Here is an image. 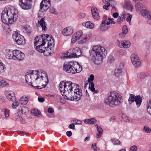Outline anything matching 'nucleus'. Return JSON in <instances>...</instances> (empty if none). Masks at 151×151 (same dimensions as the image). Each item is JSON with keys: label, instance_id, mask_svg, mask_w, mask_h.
Listing matches in <instances>:
<instances>
[{"label": "nucleus", "instance_id": "obj_49", "mask_svg": "<svg viewBox=\"0 0 151 151\" xmlns=\"http://www.w3.org/2000/svg\"><path fill=\"white\" fill-rule=\"evenodd\" d=\"M137 150V146L134 145L131 147L130 149V151H136Z\"/></svg>", "mask_w": 151, "mask_h": 151}, {"label": "nucleus", "instance_id": "obj_8", "mask_svg": "<svg viewBox=\"0 0 151 151\" xmlns=\"http://www.w3.org/2000/svg\"><path fill=\"white\" fill-rule=\"evenodd\" d=\"M67 55V56H65L66 58L78 57L81 55V51L79 47H74L72 49H70L69 50Z\"/></svg>", "mask_w": 151, "mask_h": 151}, {"label": "nucleus", "instance_id": "obj_5", "mask_svg": "<svg viewBox=\"0 0 151 151\" xmlns=\"http://www.w3.org/2000/svg\"><path fill=\"white\" fill-rule=\"evenodd\" d=\"M122 101L121 96L115 91L110 93L104 100L105 104L113 107L120 105Z\"/></svg>", "mask_w": 151, "mask_h": 151}, {"label": "nucleus", "instance_id": "obj_53", "mask_svg": "<svg viewBox=\"0 0 151 151\" xmlns=\"http://www.w3.org/2000/svg\"><path fill=\"white\" fill-rule=\"evenodd\" d=\"M18 102L16 101L12 104V106L13 108L14 109L16 108L18 106Z\"/></svg>", "mask_w": 151, "mask_h": 151}, {"label": "nucleus", "instance_id": "obj_64", "mask_svg": "<svg viewBox=\"0 0 151 151\" xmlns=\"http://www.w3.org/2000/svg\"><path fill=\"white\" fill-rule=\"evenodd\" d=\"M48 112L50 113H52L53 112V109L52 108H49L48 109Z\"/></svg>", "mask_w": 151, "mask_h": 151}, {"label": "nucleus", "instance_id": "obj_24", "mask_svg": "<svg viewBox=\"0 0 151 151\" xmlns=\"http://www.w3.org/2000/svg\"><path fill=\"white\" fill-rule=\"evenodd\" d=\"M110 24V22H106L104 21H102L100 25V29L101 30L104 31L110 27L109 26Z\"/></svg>", "mask_w": 151, "mask_h": 151}, {"label": "nucleus", "instance_id": "obj_45", "mask_svg": "<svg viewBox=\"0 0 151 151\" xmlns=\"http://www.w3.org/2000/svg\"><path fill=\"white\" fill-rule=\"evenodd\" d=\"M144 131L147 133H150L151 131V129L148 127L145 126L143 128Z\"/></svg>", "mask_w": 151, "mask_h": 151}, {"label": "nucleus", "instance_id": "obj_27", "mask_svg": "<svg viewBox=\"0 0 151 151\" xmlns=\"http://www.w3.org/2000/svg\"><path fill=\"white\" fill-rule=\"evenodd\" d=\"M75 66L74 68V70L75 71V74L76 73H80L82 71V67L78 63L75 62Z\"/></svg>", "mask_w": 151, "mask_h": 151}, {"label": "nucleus", "instance_id": "obj_11", "mask_svg": "<svg viewBox=\"0 0 151 151\" xmlns=\"http://www.w3.org/2000/svg\"><path fill=\"white\" fill-rule=\"evenodd\" d=\"M142 100L140 96H135L133 94H130L128 99V102L129 104H131L135 101L137 107H138L141 104Z\"/></svg>", "mask_w": 151, "mask_h": 151}, {"label": "nucleus", "instance_id": "obj_18", "mask_svg": "<svg viewBox=\"0 0 151 151\" xmlns=\"http://www.w3.org/2000/svg\"><path fill=\"white\" fill-rule=\"evenodd\" d=\"M5 94L7 98L9 101H16V97L14 93L12 92L6 91Z\"/></svg>", "mask_w": 151, "mask_h": 151}, {"label": "nucleus", "instance_id": "obj_21", "mask_svg": "<svg viewBox=\"0 0 151 151\" xmlns=\"http://www.w3.org/2000/svg\"><path fill=\"white\" fill-rule=\"evenodd\" d=\"M15 52V50L12 51L9 49H6L5 51L6 56L9 59L14 60Z\"/></svg>", "mask_w": 151, "mask_h": 151}, {"label": "nucleus", "instance_id": "obj_59", "mask_svg": "<svg viewBox=\"0 0 151 151\" xmlns=\"http://www.w3.org/2000/svg\"><path fill=\"white\" fill-rule=\"evenodd\" d=\"M38 101L39 102H42V103L44 102L45 100V99L43 98L38 97Z\"/></svg>", "mask_w": 151, "mask_h": 151}, {"label": "nucleus", "instance_id": "obj_22", "mask_svg": "<svg viewBox=\"0 0 151 151\" xmlns=\"http://www.w3.org/2000/svg\"><path fill=\"white\" fill-rule=\"evenodd\" d=\"M118 44L120 47H123L125 48H129L130 46V43L128 41L122 40L119 42Z\"/></svg>", "mask_w": 151, "mask_h": 151}, {"label": "nucleus", "instance_id": "obj_17", "mask_svg": "<svg viewBox=\"0 0 151 151\" xmlns=\"http://www.w3.org/2000/svg\"><path fill=\"white\" fill-rule=\"evenodd\" d=\"M14 60L21 61L23 60L25 57L24 54L21 51L15 50Z\"/></svg>", "mask_w": 151, "mask_h": 151}, {"label": "nucleus", "instance_id": "obj_32", "mask_svg": "<svg viewBox=\"0 0 151 151\" xmlns=\"http://www.w3.org/2000/svg\"><path fill=\"white\" fill-rule=\"evenodd\" d=\"M50 6V4H48L44 5V4H40V10L43 12L44 11H46L49 8Z\"/></svg>", "mask_w": 151, "mask_h": 151}, {"label": "nucleus", "instance_id": "obj_23", "mask_svg": "<svg viewBox=\"0 0 151 151\" xmlns=\"http://www.w3.org/2000/svg\"><path fill=\"white\" fill-rule=\"evenodd\" d=\"M91 12L92 16L95 19L98 20L99 19L100 17L98 10L95 7L93 6L92 7Z\"/></svg>", "mask_w": 151, "mask_h": 151}, {"label": "nucleus", "instance_id": "obj_15", "mask_svg": "<svg viewBox=\"0 0 151 151\" xmlns=\"http://www.w3.org/2000/svg\"><path fill=\"white\" fill-rule=\"evenodd\" d=\"M94 79V76L92 75L90 76V77L88 80V82L89 83V89L93 92L94 93H97L99 92L98 90H95L94 88L95 85L92 82Z\"/></svg>", "mask_w": 151, "mask_h": 151}, {"label": "nucleus", "instance_id": "obj_1", "mask_svg": "<svg viewBox=\"0 0 151 151\" xmlns=\"http://www.w3.org/2000/svg\"><path fill=\"white\" fill-rule=\"evenodd\" d=\"M59 88L62 95L65 96L64 98L68 100L77 101L82 95L79 85L70 81L61 82Z\"/></svg>", "mask_w": 151, "mask_h": 151}, {"label": "nucleus", "instance_id": "obj_44", "mask_svg": "<svg viewBox=\"0 0 151 151\" xmlns=\"http://www.w3.org/2000/svg\"><path fill=\"white\" fill-rule=\"evenodd\" d=\"M106 3V5H104L103 6V8L105 9L106 10H108L109 9L108 7L109 6H110L111 3V1H109V2H107Z\"/></svg>", "mask_w": 151, "mask_h": 151}, {"label": "nucleus", "instance_id": "obj_38", "mask_svg": "<svg viewBox=\"0 0 151 151\" xmlns=\"http://www.w3.org/2000/svg\"><path fill=\"white\" fill-rule=\"evenodd\" d=\"M32 114L35 116L38 115L40 113V112L37 109H35L31 111Z\"/></svg>", "mask_w": 151, "mask_h": 151}, {"label": "nucleus", "instance_id": "obj_12", "mask_svg": "<svg viewBox=\"0 0 151 151\" xmlns=\"http://www.w3.org/2000/svg\"><path fill=\"white\" fill-rule=\"evenodd\" d=\"M31 0H19V5L22 9L28 10L32 7Z\"/></svg>", "mask_w": 151, "mask_h": 151}, {"label": "nucleus", "instance_id": "obj_52", "mask_svg": "<svg viewBox=\"0 0 151 151\" xmlns=\"http://www.w3.org/2000/svg\"><path fill=\"white\" fill-rule=\"evenodd\" d=\"M50 12L55 14H57L58 12L55 11V9L53 8H51L50 9Z\"/></svg>", "mask_w": 151, "mask_h": 151}, {"label": "nucleus", "instance_id": "obj_39", "mask_svg": "<svg viewBox=\"0 0 151 151\" xmlns=\"http://www.w3.org/2000/svg\"><path fill=\"white\" fill-rule=\"evenodd\" d=\"M5 65L2 62H0V73L5 71Z\"/></svg>", "mask_w": 151, "mask_h": 151}, {"label": "nucleus", "instance_id": "obj_54", "mask_svg": "<svg viewBox=\"0 0 151 151\" xmlns=\"http://www.w3.org/2000/svg\"><path fill=\"white\" fill-rule=\"evenodd\" d=\"M73 122L75 124H81L82 123V122L81 121L77 119L73 120Z\"/></svg>", "mask_w": 151, "mask_h": 151}, {"label": "nucleus", "instance_id": "obj_25", "mask_svg": "<svg viewBox=\"0 0 151 151\" xmlns=\"http://www.w3.org/2000/svg\"><path fill=\"white\" fill-rule=\"evenodd\" d=\"M29 99L28 96L23 95L19 99V103L22 105H26L28 102Z\"/></svg>", "mask_w": 151, "mask_h": 151}, {"label": "nucleus", "instance_id": "obj_16", "mask_svg": "<svg viewBox=\"0 0 151 151\" xmlns=\"http://www.w3.org/2000/svg\"><path fill=\"white\" fill-rule=\"evenodd\" d=\"M45 37H41L37 36L35 39L34 42V45L35 47L39 46L42 45H45L46 42L45 40Z\"/></svg>", "mask_w": 151, "mask_h": 151}, {"label": "nucleus", "instance_id": "obj_55", "mask_svg": "<svg viewBox=\"0 0 151 151\" xmlns=\"http://www.w3.org/2000/svg\"><path fill=\"white\" fill-rule=\"evenodd\" d=\"M112 2L113 3V4H112L111 3L110 6H111L112 7V11H114V10H115L116 8L114 6V5L116 4V3L115 2L113 1H111V2Z\"/></svg>", "mask_w": 151, "mask_h": 151}, {"label": "nucleus", "instance_id": "obj_43", "mask_svg": "<svg viewBox=\"0 0 151 151\" xmlns=\"http://www.w3.org/2000/svg\"><path fill=\"white\" fill-rule=\"evenodd\" d=\"M1 111L4 113V114L6 117H7L9 116V110L7 109H2Z\"/></svg>", "mask_w": 151, "mask_h": 151}, {"label": "nucleus", "instance_id": "obj_10", "mask_svg": "<svg viewBox=\"0 0 151 151\" xmlns=\"http://www.w3.org/2000/svg\"><path fill=\"white\" fill-rule=\"evenodd\" d=\"M12 38L18 45H23L25 43V39L22 36L16 32H13Z\"/></svg>", "mask_w": 151, "mask_h": 151}, {"label": "nucleus", "instance_id": "obj_37", "mask_svg": "<svg viewBox=\"0 0 151 151\" xmlns=\"http://www.w3.org/2000/svg\"><path fill=\"white\" fill-rule=\"evenodd\" d=\"M125 8L128 10H131L132 11V10L133 9V6L131 4V3H127L125 4Z\"/></svg>", "mask_w": 151, "mask_h": 151}, {"label": "nucleus", "instance_id": "obj_51", "mask_svg": "<svg viewBox=\"0 0 151 151\" xmlns=\"http://www.w3.org/2000/svg\"><path fill=\"white\" fill-rule=\"evenodd\" d=\"M75 36V35H73L72 37L71 42L72 43H75L77 40H78V39Z\"/></svg>", "mask_w": 151, "mask_h": 151}, {"label": "nucleus", "instance_id": "obj_19", "mask_svg": "<svg viewBox=\"0 0 151 151\" xmlns=\"http://www.w3.org/2000/svg\"><path fill=\"white\" fill-rule=\"evenodd\" d=\"M141 15L146 17L148 19L147 22L149 24H151V12H147L146 9H142L140 11Z\"/></svg>", "mask_w": 151, "mask_h": 151}, {"label": "nucleus", "instance_id": "obj_20", "mask_svg": "<svg viewBox=\"0 0 151 151\" xmlns=\"http://www.w3.org/2000/svg\"><path fill=\"white\" fill-rule=\"evenodd\" d=\"M73 33V28L70 27L64 28L62 31L63 35L66 36H69L71 35Z\"/></svg>", "mask_w": 151, "mask_h": 151}, {"label": "nucleus", "instance_id": "obj_31", "mask_svg": "<svg viewBox=\"0 0 151 151\" xmlns=\"http://www.w3.org/2000/svg\"><path fill=\"white\" fill-rule=\"evenodd\" d=\"M83 26L87 28L92 29L94 27V24L90 21H87L82 23Z\"/></svg>", "mask_w": 151, "mask_h": 151}, {"label": "nucleus", "instance_id": "obj_2", "mask_svg": "<svg viewBox=\"0 0 151 151\" xmlns=\"http://www.w3.org/2000/svg\"><path fill=\"white\" fill-rule=\"evenodd\" d=\"M89 52L93 62L97 65L102 63L103 58L107 54L106 51L104 47L97 45L93 46Z\"/></svg>", "mask_w": 151, "mask_h": 151}, {"label": "nucleus", "instance_id": "obj_3", "mask_svg": "<svg viewBox=\"0 0 151 151\" xmlns=\"http://www.w3.org/2000/svg\"><path fill=\"white\" fill-rule=\"evenodd\" d=\"M1 17L4 23L11 24L17 20V12L14 8L5 7L1 14Z\"/></svg>", "mask_w": 151, "mask_h": 151}, {"label": "nucleus", "instance_id": "obj_50", "mask_svg": "<svg viewBox=\"0 0 151 151\" xmlns=\"http://www.w3.org/2000/svg\"><path fill=\"white\" fill-rule=\"evenodd\" d=\"M15 118L18 121H22L23 120L22 117L19 115H16L15 116Z\"/></svg>", "mask_w": 151, "mask_h": 151}, {"label": "nucleus", "instance_id": "obj_9", "mask_svg": "<svg viewBox=\"0 0 151 151\" xmlns=\"http://www.w3.org/2000/svg\"><path fill=\"white\" fill-rule=\"evenodd\" d=\"M75 66L74 61H70L65 63L63 65V69L64 71L68 73L75 74L74 70Z\"/></svg>", "mask_w": 151, "mask_h": 151}, {"label": "nucleus", "instance_id": "obj_14", "mask_svg": "<svg viewBox=\"0 0 151 151\" xmlns=\"http://www.w3.org/2000/svg\"><path fill=\"white\" fill-rule=\"evenodd\" d=\"M46 43H47V48H49L51 50L54 47L55 45V41L51 35H47L45 36V40Z\"/></svg>", "mask_w": 151, "mask_h": 151}, {"label": "nucleus", "instance_id": "obj_61", "mask_svg": "<svg viewBox=\"0 0 151 151\" xmlns=\"http://www.w3.org/2000/svg\"><path fill=\"white\" fill-rule=\"evenodd\" d=\"M66 134L68 137H70L71 136L72 133L71 131H68L67 132Z\"/></svg>", "mask_w": 151, "mask_h": 151}, {"label": "nucleus", "instance_id": "obj_30", "mask_svg": "<svg viewBox=\"0 0 151 151\" xmlns=\"http://www.w3.org/2000/svg\"><path fill=\"white\" fill-rule=\"evenodd\" d=\"M97 122L96 119L92 118L89 119H86L84 120V122L86 124H91L96 123Z\"/></svg>", "mask_w": 151, "mask_h": 151}, {"label": "nucleus", "instance_id": "obj_40", "mask_svg": "<svg viewBox=\"0 0 151 151\" xmlns=\"http://www.w3.org/2000/svg\"><path fill=\"white\" fill-rule=\"evenodd\" d=\"M147 110L149 114H151V99L147 104Z\"/></svg>", "mask_w": 151, "mask_h": 151}, {"label": "nucleus", "instance_id": "obj_35", "mask_svg": "<svg viewBox=\"0 0 151 151\" xmlns=\"http://www.w3.org/2000/svg\"><path fill=\"white\" fill-rule=\"evenodd\" d=\"M135 8L137 11H140L144 6L140 2H137L135 4Z\"/></svg>", "mask_w": 151, "mask_h": 151}, {"label": "nucleus", "instance_id": "obj_58", "mask_svg": "<svg viewBox=\"0 0 151 151\" xmlns=\"http://www.w3.org/2000/svg\"><path fill=\"white\" fill-rule=\"evenodd\" d=\"M102 21L106 22L109 21H108V18L107 16L106 15H104L103 17V20Z\"/></svg>", "mask_w": 151, "mask_h": 151}, {"label": "nucleus", "instance_id": "obj_29", "mask_svg": "<svg viewBox=\"0 0 151 151\" xmlns=\"http://www.w3.org/2000/svg\"><path fill=\"white\" fill-rule=\"evenodd\" d=\"M29 111V110L28 108L26 106H23L21 109L19 110V114L21 113L22 114H26L27 113H28Z\"/></svg>", "mask_w": 151, "mask_h": 151}, {"label": "nucleus", "instance_id": "obj_33", "mask_svg": "<svg viewBox=\"0 0 151 151\" xmlns=\"http://www.w3.org/2000/svg\"><path fill=\"white\" fill-rule=\"evenodd\" d=\"M45 45H42L39 46L35 47L36 50L40 52H44L46 50V47L44 46Z\"/></svg>", "mask_w": 151, "mask_h": 151}, {"label": "nucleus", "instance_id": "obj_36", "mask_svg": "<svg viewBox=\"0 0 151 151\" xmlns=\"http://www.w3.org/2000/svg\"><path fill=\"white\" fill-rule=\"evenodd\" d=\"M148 76L147 74L145 73H139L138 75V77L139 79H142L145 78Z\"/></svg>", "mask_w": 151, "mask_h": 151}, {"label": "nucleus", "instance_id": "obj_7", "mask_svg": "<svg viewBox=\"0 0 151 151\" xmlns=\"http://www.w3.org/2000/svg\"><path fill=\"white\" fill-rule=\"evenodd\" d=\"M73 35L78 39V42L81 44L86 42L90 39L91 35V33H88L84 35L82 37L81 36L83 35V32L81 30L77 31Z\"/></svg>", "mask_w": 151, "mask_h": 151}, {"label": "nucleus", "instance_id": "obj_13", "mask_svg": "<svg viewBox=\"0 0 151 151\" xmlns=\"http://www.w3.org/2000/svg\"><path fill=\"white\" fill-rule=\"evenodd\" d=\"M130 58L132 63L134 67H138L140 65V60L137 54L135 53H132Z\"/></svg>", "mask_w": 151, "mask_h": 151}, {"label": "nucleus", "instance_id": "obj_63", "mask_svg": "<svg viewBox=\"0 0 151 151\" xmlns=\"http://www.w3.org/2000/svg\"><path fill=\"white\" fill-rule=\"evenodd\" d=\"M127 54L125 50H122L120 52V54L122 55H124Z\"/></svg>", "mask_w": 151, "mask_h": 151}, {"label": "nucleus", "instance_id": "obj_41", "mask_svg": "<svg viewBox=\"0 0 151 151\" xmlns=\"http://www.w3.org/2000/svg\"><path fill=\"white\" fill-rule=\"evenodd\" d=\"M122 69L118 68L115 70V75L116 76L118 77L122 73Z\"/></svg>", "mask_w": 151, "mask_h": 151}, {"label": "nucleus", "instance_id": "obj_60", "mask_svg": "<svg viewBox=\"0 0 151 151\" xmlns=\"http://www.w3.org/2000/svg\"><path fill=\"white\" fill-rule=\"evenodd\" d=\"M29 26H25L24 27V29L25 30L27 31V32L28 33H30V30H29Z\"/></svg>", "mask_w": 151, "mask_h": 151}, {"label": "nucleus", "instance_id": "obj_4", "mask_svg": "<svg viewBox=\"0 0 151 151\" xmlns=\"http://www.w3.org/2000/svg\"><path fill=\"white\" fill-rule=\"evenodd\" d=\"M40 77H44L43 80L47 81L46 73L41 70L29 71L25 76V80L28 85H32V81L34 80L35 78V80H37Z\"/></svg>", "mask_w": 151, "mask_h": 151}, {"label": "nucleus", "instance_id": "obj_26", "mask_svg": "<svg viewBox=\"0 0 151 151\" xmlns=\"http://www.w3.org/2000/svg\"><path fill=\"white\" fill-rule=\"evenodd\" d=\"M38 25H40L42 28V30L45 31L47 29L46 24L45 21V18H42L40 21H38Z\"/></svg>", "mask_w": 151, "mask_h": 151}, {"label": "nucleus", "instance_id": "obj_42", "mask_svg": "<svg viewBox=\"0 0 151 151\" xmlns=\"http://www.w3.org/2000/svg\"><path fill=\"white\" fill-rule=\"evenodd\" d=\"M9 84L6 81L0 79V86L5 87L8 86Z\"/></svg>", "mask_w": 151, "mask_h": 151}, {"label": "nucleus", "instance_id": "obj_6", "mask_svg": "<svg viewBox=\"0 0 151 151\" xmlns=\"http://www.w3.org/2000/svg\"><path fill=\"white\" fill-rule=\"evenodd\" d=\"M44 78V77H40L37 80H35V78L32 83V85H30L35 89H41L44 88L48 83V80L47 79V81H45L43 80Z\"/></svg>", "mask_w": 151, "mask_h": 151}, {"label": "nucleus", "instance_id": "obj_56", "mask_svg": "<svg viewBox=\"0 0 151 151\" xmlns=\"http://www.w3.org/2000/svg\"><path fill=\"white\" fill-rule=\"evenodd\" d=\"M112 142L114 145L119 144L120 142L118 140L114 139L112 141Z\"/></svg>", "mask_w": 151, "mask_h": 151}, {"label": "nucleus", "instance_id": "obj_57", "mask_svg": "<svg viewBox=\"0 0 151 151\" xmlns=\"http://www.w3.org/2000/svg\"><path fill=\"white\" fill-rule=\"evenodd\" d=\"M85 16V14L83 13H81L79 15V17L81 18H84Z\"/></svg>", "mask_w": 151, "mask_h": 151}, {"label": "nucleus", "instance_id": "obj_47", "mask_svg": "<svg viewBox=\"0 0 151 151\" xmlns=\"http://www.w3.org/2000/svg\"><path fill=\"white\" fill-rule=\"evenodd\" d=\"M40 4H44V5H47L48 4H50V1L49 0H43Z\"/></svg>", "mask_w": 151, "mask_h": 151}, {"label": "nucleus", "instance_id": "obj_46", "mask_svg": "<svg viewBox=\"0 0 151 151\" xmlns=\"http://www.w3.org/2000/svg\"><path fill=\"white\" fill-rule=\"evenodd\" d=\"M127 15H128V16H127V17L126 19V20L127 22L129 23V24H130V21L132 18V15L129 13L127 14Z\"/></svg>", "mask_w": 151, "mask_h": 151}, {"label": "nucleus", "instance_id": "obj_28", "mask_svg": "<svg viewBox=\"0 0 151 151\" xmlns=\"http://www.w3.org/2000/svg\"><path fill=\"white\" fill-rule=\"evenodd\" d=\"M128 30L127 27L126 26H124L122 28V32L119 34V37L121 38H124Z\"/></svg>", "mask_w": 151, "mask_h": 151}, {"label": "nucleus", "instance_id": "obj_62", "mask_svg": "<svg viewBox=\"0 0 151 151\" xmlns=\"http://www.w3.org/2000/svg\"><path fill=\"white\" fill-rule=\"evenodd\" d=\"M69 128L70 129H75V125L74 124H71L69 125Z\"/></svg>", "mask_w": 151, "mask_h": 151}, {"label": "nucleus", "instance_id": "obj_34", "mask_svg": "<svg viewBox=\"0 0 151 151\" xmlns=\"http://www.w3.org/2000/svg\"><path fill=\"white\" fill-rule=\"evenodd\" d=\"M126 18L125 14L124 13L121 15L120 16L117 20V22L120 24Z\"/></svg>", "mask_w": 151, "mask_h": 151}, {"label": "nucleus", "instance_id": "obj_48", "mask_svg": "<svg viewBox=\"0 0 151 151\" xmlns=\"http://www.w3.org/2000/svg\"><path fill=\"white\" fill-rule=\"evenodd\" d=\"M96 126H97V129L99 133L100 134H102L103 132V129L102 128L96 125Z\"/></svg>", "mask_w": 151, "mask_h": 151}]
</instances>
